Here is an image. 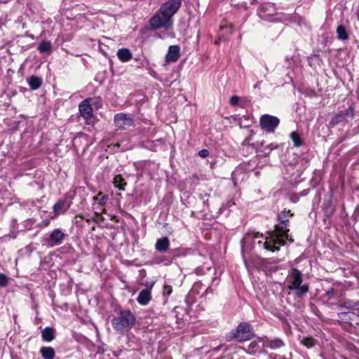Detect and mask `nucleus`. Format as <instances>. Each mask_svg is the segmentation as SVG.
<instances>
[{
	"label": "nucleus",
	"instance_id": "obj_1",
	"mask_svg": "<svg viewBox=\"0 0 359 359\" xmlns=\"http://www.w3.org/2000/svg\"><path fill=\"white\" fill-rule=\"evenodd\" d=\"M294 213L290 210H284L278 214V224L275 225V229L267 232V236L264 238V241L258 240V238H264L262 234L258 232L253 233L252 243L255 247L260 249L266 250L271 252L279 251L280 247L284 245L286 241L289 239V219L293 217Z\"/></svg>",
	"mask_w": 359,
	"mask_h": 359
},
{
	"label": "nucleus",
	"instance_id": "obj_2",
	"mask_svg": "<svg viewBox=\"0 0 359 359\" xmlns=\"http://www.w3.org/2000/svg\"><path fill=\"white\" fill-rule=\"evenodd\" d=\"M136 323V316L128 309L120 310L111 320L113 328L122 334L128 332Z\"/></svg>",
	"mask_w": 359,
	"mask_h": 359
},
{
	"label": "nucleus",
	"instance_id": "obj_3",
	"mask_svg": "<svg viewBox=\"0 0 359 359\" xmlns=\"http://www.w3.org/2000/svg\"><path fill=\"white\" fill-rule=\"evenodd\" d=\"M303 274L296 268H292L287 276V287L290 291H294L295 297L298 299L305 296L309 290V284H302Z\"/></svg>",
	"mask_w": 359,
	"mask_h": 359
},
{
	"label": "nucleus",
	"instance_id": "obj_4",
	"mask_svg": "<svg viewBox=\"0 0 359 359\" xmlns=\"http://www.w3.org/2000/svg\"><path fill=\"white\" fill-rule=\"evenodd\" d=\"M253 336L254 330L252 325L248 323L242 322L228 334L227 339L242 342L250 339Z\"/></svg>",
	"mask_w": 359,
	"mask_h": 359
},
{
	"label": "nucleus",
	"instance_id": "obj_5",
	"mask_svg": "<svg viewBox=\"0 0 359 359\" xmlns=\"http://www.w3.org/2000/svg\"><path fill=\"white\" fill-rule=\"evenodd\" d=\"M354 118V108L352 106L334 115L329 123L330 128H334L342 123H348Z\"/></svg>",
	"mask_w": 359,
	"mask_h": 359
},
{
	"label": "nucleus",
	"instance_id": "obj_6",
	"mask_svg": "<svg viewBox=\"0 0 359 359\" xmlns=\"http://www.w3.org/2000/svg\"><path fill=\"white\" fill-rule=\"evenodd\" d=\"M280 124V119L275 116L269 114L262 115L259 118L261 128L269 133H273Z\"/></svg>",
	"mask_w": 359,
	"mask_h": 359
},
{
	"label": "nucleus",
	"instance_id": "obj_7",
	"mask_svg": "<svg viewBox=\"0 0 359 359\" xmlns=\"http://www.w3.org/2000/svg\"><path fill=\"white\" fill-rule=\"evenodd\" d=\"M182 4V0H169L163 4L159 11L166 17V20H172V17L177 12Z\"/></svg>",
	"mask_w": 359,
	"mask_h": 359
},
{
	"label": "nucleus",
	"instance_id": "obj_8",
	"mask_svg": "<svg viewBox=\"0 0 359 359\" xmlns=\"http://www.w3.org/2000/svg\"><path fill=\"white\" fill-rule=\"evenodd\" d=\"M149 25L151 30H156L161 27L169 29L172 27V20L167 21L166 17L162 15L158 11V12L149 20Z\"/></svg>",
	"mask_w": 359,
	"mask_h": 359
},
{
	"label": "nucleus",
	"instance_id": "obj_9",
	"mask_svg": "<svg viewBox=\"0 0 359 359\" xmlns=\"http://www.w3.org/2000/svg\"><path fill=\"white\" fill-rule=\"evenodd\" d=\"M276 14L277 11L275 5L270 2L262 4L258 10L259 17L266 21H275L274 17Z\"/></svg>",
	"mask_w": 359,
	"mask_h": 359
},
{
	"label": "nucleus",
	"instance_id": "obj_10",
	"mask_svg": "<svg viewBox=\"0 0 359 359\" xmlns=\"http://www.w3.org/2000/svg\"><path fill=\"white\" fill-rule=\"evenodd\" d=\"M66 235L60 229H54L50 236L47 238H43V245H46L49 247H54L60 245L65 240Z\"/></svg>",
	"mask_w": 359,
	"mask_h": 359
},
{
	"label": "nucleus",
	"instance_id": "obj_11",
	"mask_svg": "<svg viewBox=\"0 0 359 359\" xmlns=\"http://www.w3.org/2000/svg\"><path fill=\"white\" fill-rule=\"evenodd\" d=\"M114 123L118 129L126 130L133 126L134 120L130 114L119 113L114 116Z\"/></svg>",
	"mask_w": 359,
	"mask_h": 359
},
{
	"label": "nucleus",
	"instance_id": "obj_12",
	"mask_svg": "<svg viewBox=\"0 0 359 359\" xmlns=\"http://www.w3.org/2000/svg\"><path fill=\"white\" fill-rule=\"evenodd\" d=\"M92 98H86L79 105L81 116L88 122L93 117V107L90 104Z\"/></svg>",
	"mask_w": 359,
	"mask_h": 359
},
{
	"label": "nucleus",
	"instance_id": "obj_13",
	"mask_svg": "<svg viewBox=\"0 0 359 359\" xmlns=\"http://www.w3.org/2000/svg\"><path fill=\"white\" fill-rule=\"evenodd\" d=\"M72 197L66 194L65 198L59 200L54 205H53V212L55 215H58L60 211H65L72 205Z\"/></svg>",
	"mask_w": 359,
	"mask_h": 359
},
{
	"label": "nucleus",
	"instance_id": "obj_14",
	"mask_svg": "<svg viewBox=\"0 0 359 359\" xmlns=\"http://www.w3.org/2000/svg\"><path fill=\"white\" fill-rule=\"evenodd\" d=\"M285 345L283 341L279 338L264 337L262 341V347L269 348L271 349H277Z\"/></svg>",
	"mask_w": 359,
	"mask_h": 359
},
{
	"label": "nucleus",
	"instance_id": "obj_15",
	"mask_svg": "<svg viewBox=\"0 0 359 359\" xmlns=\"http://www.w3.org/2000/svg\"><path fill=\"white\" fill-rule=\"evenodd\" d=\"M180 56V48L179 46H170L165 56L166 61L168 62H175Z\"/></svg>",
	"mask_w": 359,
	"mask_h": 359
},
{
	"label": "nucleus",
	"instance_id": "obj_16",
	"mask_svg": "<svg viewBox=\"0 0 359 359\" xmlns=\"http://www.w3.org/2000/svg\"><path fill=\"white\" fill-rule=\"evenodd\" d=\"M322 209L324 215V220H325L326 218H330L334 212L335 207L332 203L331 197L324 201Z\"/></svg>",
	"mask_w": 359,
	"mask_h": 359
},
{
	"label": "nucleus",
	"instance_id": "obj_17",
	"mask_svg": "<svg viewBox=\"0 0 359 359\" xmlns=\"http://www.w3.org/2000/svg\"><path fill=\"white\" fill-rule=\"evenodd\" d=\"M254 145L260 152H262L266 156L269 155L272 150L278 147V145L276 143H271L264 146L263 141L260 142H257L254 144Z\"/></svg>",
	"mask_w": 359,
	"mask_h": 359
},
{
	"label": "nucleus",
	"instance_id": "obj_18",
	"mask_svg": "<svg viewBox=\"0 0 359 359\" xmlns=\"http://www.w3.org/2000/svg\"><path fill=\"white\" fill-rule=\"evenodd\" d=\"M151 299V294L150 289L142 290L138 294L137 298V302L142 306L147 305Z\"/></svg>",
	"mask_w": 359,
	"mask_h": 359
},
{
	"label": "nucleus",
	"instance_id": "obj_19",
	"mask_svg": "<svg viewBox=\"0 0 359 359\" xmlns=\"http://www.w3.org/2000/svg\"><path fill=\"white\" fill-rule=\"evenodd\" d=\"M170 244L169 238L165 236L156 241L155 248L159 252H165L169 249Z\"/></svg>",
	"mask_w": 359,
	"mask_h": 359
},
{
	"label": "nucleus",
	"instance_id": "obj_20",
	"mask_svg": "<svg viewBox=\"0 0 359 359\" xmlns=\"http://www.w3.org/2000/svg\"><path fill=\"white\" fill-rule=\"evenodd\" d=\"M172 262V257L169 255H158L153 258L152 262L157 265L169 266Z\"/></svg>",
	"mask_w": 359,
	"mask_h": 359
},
{
	"label": "nucleus",
	"instance_id": "obj_21",
	"mask_svg": "<svg viewBox=\"0 0 359 359\" xmlns=\"http://www.w3.org/2000/svg\"><path fill=\"white\" fill-rule=\"evenodd\" d=\"M117 57L122 62H127L133 57L131 51L127 48H122L118 50Z\"/></svg>",
	"mask_w": 359,
	"mask_h": 359
},
{
	"label": "nucleus",
	"instance_id": "obj_22",
	"mask_svg": "<svg viewBox=\"0 0 359 359\" xmlns=\"http://www.w3.org/2000/svg\"><path fill=\"white\" fill-rule=\"evenodd\" d=\"M41 337L44 341H52L55 337V330L53 327H46L41 331Z\"/></svg>",
	"mask_w": 359,
	"mask_h": 359
},
{
	"label": "nucleus",
	"instance_id": "obj_23",
	"mask_svg": "<svg viewBox=\"0 0 359 359\" xmlns=\"http://www.w3.org/2000/svg\"><path fill=\"white\" fill-rule=\"evenodd\" d=\"M27 82L31 90H35L39 89L42 85V79L32 75L28 79Z\"/></svg>",
	"mask_w": 359,
	"mask_h": 359
},
{
	"label": "nucleus",
	"instance_id": "obj_24",
	"mask_svg": "<svg viewBox=\"0 0 359 359\" xmlns=\"http://www.w3.org/2000/svg\"><path fill=\"white\" fill-rule=\"evenodd\" d=\"M40 353L43 359H53L55 356V350L50 346L41 347Z\"/></svg>",
	"mask_w": 359,
	"mask_h": 359
},
{
	"label": "nucleus",
	"instance_id": "obj_25",
	"mask_svg": "<svg viewBox=\"0 0 359 359\" xmlns=\"http://www.w3.org/2000/svg\"><path fill=\"white\" fill-rule=\"evenodd\" d=\"M37 50L41 53H50L52 50V43L50 41L43 40L39 44Z\"/></svg>",
	"mask_w": 359,
	"mask_h": 359
},
{
	"label": "nucleus",
	"instance_id": "obj_26",
	"mask_svg": "<svg viewBox=\"0 0 359 359\" xmlns=\"http://www.w3.org/2000/svg\"><path fill=\"white\" fill-rule=\"evenodd\" d=\"M113 183L115 187L122 191L125 190V187L127 184L125 180L121 175H116L114 177Z\"/></svg>",
	"mask_w": 359,
	"mask_h": 359
},
{
	"label": "nucleus",
	"instance_id": "obj_27",
	"mask_svg": "<svg viewBox=\"0 0 359 359\" xmlns=\"http://www.w3.org/2000/svg\"><path fill=\"white\" fill-rule=\"evenodd\" d=\"M340 308H346L348 309L357 310L359 309V302L352 300H345L339 305Z\"/></svg>",
	"mask_w": 359,
	"mask_h": 359
},
{
	"label": "nucleus",
	"instance_id": "obj_28",
	"mask_svg": "<svg viewBox=\"0 0 359 359\" xmlns=\"http://www.w3.org/2000/svg\"><path fill=\"white\" fill-rule=\"evenodd\" d=\"M290 137L293 142L294 147H302L304 143L299 134L296 131L292 132Z\"/></svg>",
	"mask_w": 359,
	"mask_h": 359
},
{
	"label": "nucleus",
	"instance_id": "obj_29",
	"mask_svg": "<svg viewBox=\"0 0 359 359\" xmlns=\"http://www.w3.org/2000/svg\"><path fill=\"white\" fill-rule=\"evenodd\" d=\"M264 340V338H259V340L253 341L250 342V344L248 346V348L251 350L252 353H256V352H260L262 347V341Z\"/></svg>",
	"mask_w": 359,
	"mask_h": 359
},
{
	"label": "nucleus",
	"instance_id": "obj_30",
	"mask_svg": "<svg viewBox=\"0 0 359 359\" xmlns=\"http://www.w3.org/2000/svg\"><path fill=\"white\" fill-rule=\"evenodd\" d=\"M93 199L94 201H97V205L103 206L107 203L109 197L107 195L103 194V193L100 191L97 196H94Z\"/></svg>",
	"mask_w": 359,
	"mask_h": 359
},
{
	"label": "nucleus",
	"instance_id": "obj_31",
	"mask_svg": "<svg viewBox=\"0 0 359 359\" xmlns=\"http://www.w3.org/2000/svg\"><path fill=\"white\" fill-rule=\"evenodd\" d=\"M337 38L340 40H346L348 39V34L346 28L340 25L337 28Z\"/></svg>",
	"mask_w": 359,
	"mask_h": 359
},
{
	"label": "nucleus",
	"instance_id": "obj_32",
	"mask_svg": "<svg viewBox=\"0 0 359 359\" xmlns=\"http://www.w3.org/2000/svg\"><path fill=\"white\" fill-rule=\"evenodd\" d=\"M171 257L172 259L175 257H184L187 255V250L185 249L177 248L172 250L170 252Z\"/></svg>",
	"mask_w": 359,
	"mask_h": 359
},
{
	"label": "nucleus",
	"instance_id": "obj_33",
	"mask_svg": "<svg viewBox=\"0 0 359 359\" xmlns=\"http://www.w3.org/2000/svg\"><path fill=\"white\" fill-rule=\"evenodd\" d=\"M250 238H251V235L250 234H248L247 236L243 238L241 240V248H242V253H243V259L245 265V266L247 268H248V262H247V259H246V257H245V253H244V251H245V243L246 242L247 240L250 239Z\"/></svg>",
	"mask_w": 359,
	"mask_h": 359
},
{
	"label": "nucleus",
	"instance_id": "obj_34",
	"mask_svg": "<svg viewBox=\"0 0 359 359\" xmlns=\"http://www.w3.org/2000/svg\"><path fill=\"white\" fill-rule=\"evenodd\" d=\"M219 280L217 278V277H215L212 278V284L211 286H208L206 289H205V291L204 292V295H207L209 293H213L214 292V289L212 288V286L214 285H217L219 284Z\"/></svg>",
	"mask_w": 359,
	"mask_h": 359
},
{
	"label": "nucleus",
	"instance_id": "obj_35",
	"mask_svg": "<svg viewBox=\"0 0 359 359\" xmlns=\"http://www.w3.org/2000/svg\"><path fill=\"white\" fill-rule=\"evenodd\" d=\"M315 339L313 338L306 337L304 338L302 343L304 346H306L307 348H311L315 345Z\"/></svg>",
	"mask_w": 359,
	"mask_h": 359
},
{
	"label": "nucleus",
	"instance_id": "obj_36",
	"mask_svg": "<svg viewBox=\"0 0 359 359\" xmlns=\"http://www.w3.org/2000/svg\"><path fill=\"white\" fill-rule=\"evenodd\" d=\"M8 277L4 274L0 273V287H4L8 285Z\"/></svg>",
	"mask_w": 359,
	"mask_h": 359
},
{
	"label": "nucleus",
	"instance_id": "obj_37",
	"mask_svg": "<svg viewBox=\"0 0 359 359\" xmlns=\"http://www.w3.org/2000/svg\"><path fill=\"white\" fill-rule=\"evenodd\" d=\"M172 292V287L171 285H165L163 286V294L164 296H169Z\"/></svg>",
	"mask_w": 359,
	"mask_h": 359
},
{
	"label": "nucleus",
	"instance_id": "obj_38",
	"mask_svg": "<svg viewBox=\"0 0 359 359\" xmlns=\"http://www.w3.org/2000/svg\"><path fill=\"white\" fill-rule=\"evenodd\" d=\"M240 100V98L237 95H233L230 98L229 103L232 106H236L238 104V102Z\"/></svg>",
	"mask_w": 359,
	"mask_h": 359
},
{
	"label": "nucleus",
	"instance_id": "obj_39",
	"mask_svg": "<svg viewBox=\"0 0 359 359\" xmlns=\"http://www.w3.org/2000/svg\"><path fill=\"white\" fill-rule=\"evenodd\" d=\"M334 289L332 287H330L326 291L325 297L328 299H330L334 297Z\"/></svg>",
	"mask_w": 359,
	"mask_h": 359
},
{
	"label": "nucleus",
	"instance_id": "obj_40",
	"mask_svg": "<svg viewBox=\"0 0 359 359\" xmlns=\"http://www.w3.org/2000/svg\"><path fill=\"white\" fill-rule=\"evenodd\" d=\"M209 151L208 149H202L198 151V156L202 158H206L209 156Z\"/></svg>",
	"mask_w": 359,
	"mask_h": 359
},
{
	"label": "nucleus",
	"instance_id": "obj_41",
	"mask_svg": "<svg viewBox=\"0 0 359 359\" xmlns=\"http://www.w3.org/2000/svg\"><path fill=\"white\" fill-rule=\"evenodd\" d=\"M268 359H287L282 355H279L277 354H271L267 356Z\"/></svg>",
	"mask_w": 359,
	"mask_h": 359
},
{
	"label": "nucleus",
	"instance_id": "obj_42",
	"mask_svg": "<svg viewBox=\"0 0 359 359\" xmlns=\"http://www.w3.org/2000/svg\"><path fill=\"white\" fill-rule=\"evenodd\" d=\"M221 40H226V38L224 35H222L219 37V39L217 41H215V43L216 45H218Z\"/></svg>",
	"mask_w": 359,
	"mask_h": 359
},
{
	"label": "nucleus",
	"instance_id": "obj_43",
	"mask_svg": "<svg viewBox=\"0 0 359 359\" xmlns=\"http://www.w3.org/2000/svg\"><path fill=\"white\" fill-rule=\"evenodd\" d=\"M202 284L201 283H196L194 285V289H196L199 285H201Z\"/></svg>",
	"mask_w": 359,
	"mask_h": 359
},
{
	"label": "nucleus",
	"instance_id": "obj_44",
	"mask_svg": "<svg viewBox=\"0 0 359 359\" xmlns=\"http://www.w3.org/2000/svg\"><path fill=\"white\" fill-rule=\"evenodd\" d=\"M259 83H257L254 85V88H259Z\"/></svg>",
	"mask_w": 359,
	"mask_h": 359
},
{
	"label": "nucleus",
	"instance_id": "obj_45",
	"mask_svg": "<svg viewBox=\"0 0 359 359\" xmlns=\"http://www.w3.org/2000/svg\"><path fill=\"white\" fill-rule=\"evenodd\" d=\"M27 36L32 39H34V36L32 34H29Z\"/></svg>",
	"mask_w": 359,
	"mask_h": 359
}]
</instances>
